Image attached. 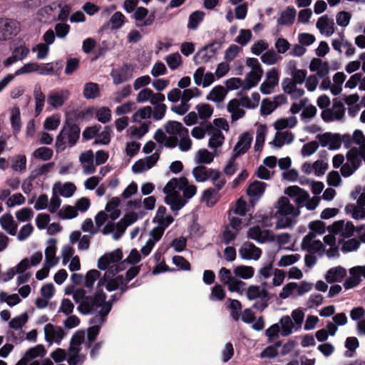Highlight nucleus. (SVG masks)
<instances>
[{"label": "nucleus", "instance_id": "17", "mask_svg": "<svg viewBox=\"0 0 365 365\" xmlns=\"http://www.w3.org/2000/svg\"><path fill=\"white\" fill-rule=\"evenodd\" d=\"M133 18L136 21V26L146 27L151 26L155 19V12L148 13V10L144 7H138L133 14Z\"/></svg>", "mask_w": 365, "mask_h": 365}, {"label": "nucleus", "instance_id": "1", "mask_svg": "<svg viewBox=\"0 0 365 365\" xmlns=\"http://www.w3.org/2000/svg\"><path fill=\"white\" fill-rule=\"evenodd\" d=\"M74 302L77 304V310L82 314H95L100 323H103L105 318L112 309L110 302H106L107 295L97 287L93 295L90 294L83 288H77L71 292Z\"/></svg>", "mask_w": 365, "mask_h": 365}, {"label": "nucleus", "instance_id": "27", "mask_svg": "<svg viewBox=\"0 0 365 365\" xmlns=\"http://www.w3.org/2000/svg\"><path fill=\"white\" fill-rule=\"evenodd\" d=\"M68 96L69 92L67 90L53 91L48 96L47 102L53 108L57 109L63 106Z\"/></svg>", "mask_w": 365, "mask_h": 365}, {"label": "nucleus", "instance_id": "21", "mask_svg": "<svg viewBox=\"0 0 365 365\" xmlns=\"http://www.w3.org/2000/svg\"><path fill=\"white\" fill-rule=\"evenodd\" d=\"M239 255L243 259L257 260L262 255V250L254 244L246 242L240 248Z\"/></svg>", "mask_w": 365, "mask_h": 365}, {"label": "nucleus", "instance_id": "14", "mask_svg": "<svg viewBox=\"0 0 365 365\" xmlns=\"http://www.w3.org/2000/svg\"><path fill=\"white\" fill-rule=\"evenodd\" d=\"M29 53V48L24 43H21L12 48L11 55L3 62V65L8 68L18 61H23Z\"/></svg>", "mask_w": 365, "mask_h": 365}, {"label": "nucleus", "instance_id": "34", "mask_svg": "<svg viewBox=\"0 0 365 365\" xmlns=\"http://www.w3.org/2000/svg\"><path fill=\"white\" fill-rule=\"evenodd\" d=\"M215 169L208 168L202 165L195 167L192 173L196 182H203L211 178Z\"/></svg>", "mask_w": 365, "mask_h": 365}, {"label": "nucleus", "instance_id": "53", "mask_svg": "<svg viewBox=\"0 0 365 365\" xmlns=\"http://www.w3.org/2000/svg\"><path fill=\"white\" fill-rule=\"evenodd\" d=\"M235 277L243 279H249L254 276L255 269L250 266L240 265L234 269Z\"/></svg>", "mask_w": 365, "mask_h": 365}, {"label": "nucleus", "instance_id": "19", "mask_svg": "<svg viewBox=\"0 0 365 365\" xmlns=\"http://www.w3.org/2000/svg\"><path fill=\"white\" fill-rule=\"evenodd\" d=\"M206 131L210 135L208 146L212 150H216L221 146L225 141V136L222 131L212 125L211 123H206Z\"/></svg>", "mask_w": 365, "mask_h": 365}, {"label": "nucleus", "instance_id": "40", "mask_svg": "<svg viewBox=\"0 0 365 365\" xmlns=\"http://www.w3.org/2000/svg\"><path fill=\"white\" fill-rule=\"evenodd\" d=\"M33 96L35 101V113L38 115L42 112L46 101V96L40 85H35Z\"/></svg>", "mask_w": 365, "mask_h": 365}, {"label": "nucleus", "instance_id": "38", "mask_svg": "<svg viewBox=\"0 0 365 365\" xmlns=\"http://www.w3.org/2000/svg\"><path fill=\"white\" fill-rule=\"evenodd\" d=\"M150 125V122H144L139 126L133 125L128 129V135L132 139L140 140L148 132Z\"/></svg>", "mask_w": 365, "mask_h": 365}, {"label": "nucleus", "instance_id": "48", "mask_svg": "<svg viewBox=\"0 0 365 365\" xmlns=\"http://www.w3.org/2000/svg\"><path fill=\"white\" fill-rule=\"evenodd\" d=\"M260 59L263 63L272 66L280 61L282 59V57L273 49H268L261 56Z\"/></svg>", "mask_w": 365, "mask_h": 365}, {"label": "nucleus", "instance_id": "24", "mask_svg": "<svg viewBox=\"0 0 365 365\" xmlns=\"http://www.w3.org/2000/svg\"><path fill=\"white\" fill-rule=\"evenodd\" d=\"M216 51L215 43L206 46L194 56V61L196 64L207 63L215 57Z\"/></svg>", "mask_w": 365, "mask_h": 365}, {"label": "nucleus", "instance_id": "13", "mask_svg": "<svg viewBox=\"0 0 365 365\" xmlns=\"http://www.w3.org/2000/svg\"><path fill=\"white\" fill-rule=\"evenodd\" d=\"M349 277L344 281L343 286L346 289L359 285L362 279H365V265L356 266L349 269Z\"/></svg>", "mask_w": 365, "mask_h": 365}, {"label": "nucleus", "instance_id": "46", "mask_svg": "<svg viewBox=\"0 0 365 365\" xmlns=\"http://www.w3.org/2000/svg\"><path fill=\"white\" fill-rule=\"evenodd\" d=\"M120 203V200L118 197H114L107 203L106 211L110 212V217L112 220L117 219L120 215V210L117 209Z\"/></svg>", "mask_w": 365, "mask_h": 365}, {"label": "nucleus", "instance_id": "37", "mask_svg": "<svg viewBox=\"0 0 365 365\" xmlns=\"http://www.w3.org/2000/svg\"><path fill=\"white\" fill-rule=\"evenodd\" d=\"M227 94V89L222 86H216L207 95L206 99L219 104L224 101Z\"/></svg>", "mask_w": 365, "mask_h": 365}, {"label": "nucleus", "instance_id": "50", "mask_svg": "<svg viewBox=\"0 0 365 365\" xmlns=\"http://www.w3.org/2000/svg\"><path fill=\"white\" fill-rule=\"evenodd\" d=\"M297 123V120L294 116L288 118H280L276 120L274 123V127L276 130H286V128H292Z\"/></svg>", "mask_w": 365, "mask_h": 365}, {"label": "nucleus", "instance_id": "31", "mask_svg": "<svg viewBox=\"0 0 365 365\" xmlns=\"http://www.w3.org/2000/svg\"><path fill=\"white\" fill-rule=\"evenodd\" d=\"M298 83L293 82L290 78L283 80L282 83V89L284 93L289 94L293 98H299L304 94L303 88L297 87Z\"/></svg>", "mask_w": 365, "mask_h": 365}, {"label": "nucleus", "instance_id": "4", "mask_svg": "<svg viewBox=\"0 0 365 365\" xmlns=\"http://www.w3.org/2000/svg\"><path fill=\"white\" fill-rule=\"evenodd\" d=\"M80 134L79 125L72 120H67L56 139V153L63 152L68 147H73L78 141Z\"/></svg>", "mask_w": 365, "mask_h": 365}, {"label": "nucleus", "instance_id": "44", "mask_svg": "<svg viewBox=\"0 0 365 365\" xmlns=\"http://www.w3.org/2000/svg\"><path fill=\"white\" fill-rule=\"evenodd\" d=\"M246 295L250 300H254L258 298L269 299L267 290L257 285L250 286L247 288Z\"/></svg>", "mask_w": 365, "mask_h": 365}, {"label": "nucleus", "instance_id": "61", "mask_svg": "<svg viewBox=\"0 0 365 365\" xmlns=\"http://www.w3.org/2000/svg\"><path fill=\"white\" fill-rule=\"evenodd\" d=\"M27 159L25 155H17L12 160L11 168L16 172H24L26 169Z\"/></svg>", "mask_w": 365, "mask_h": 365}, {"label": "nucleus", "instance_id": "26", "mask_svg": "<svg viewBox=\"0 0 365 365\" xmlns=\"http://www.w3.org/2000/svg\"><path fill=\"white\" fill-rule=\"evenodd\" d=\"M316 26L322 34L327 36H331L335 31L334 19L329 18L327 15H324L319 18Z\"/></svg>", "mask_w": 365, "mask_h": 365}, {"label": "nucleus", "instance_id": "54", "mask_svg": "<svg viewBox=\"0 0 365 365\" xmlns=\"http://www.w3.org/2000/svg\"><path fill=\"white\" fill-rule=\"evenodd\" d=\"M345 212L350 214L355 220L365 218V208L354 204H348L345 207Z\"/></svg>", "mask_w": 365, "mask_h": 365}, {"label": "nucleus", "instance_id": "55", "mask_svg": "<svg viewBox=\"0 0 365 365\" xmlns=\"http://www.w3.org/2000/svg\"><path fill=\"white\" fill-rule=\"evenodd\" d=\"M131 92V86L130 85H125L114 92L111 96V99L114 103H119L130 96Z\"/></svg>", "mask_w": 365, "mask_h": 365}, {"label": "nucleus", "instance_id": "3", "mask_svg": "<svg viewBox=\"0 0 365 365\" xmlns=\"http://www.w3.org/2000/svg\"><path fill=\"white\" fill-rule=\"evenodd\" d=\"M275 217L277 218L276 227L284 229L291 227L295 219L299 215L300 210L296 205H293L288 197H281L276 205Z\"/></svg>", "mask_w": 365, "mask_h": 365}, {"label": "nucleus", "instance_id": "29", "mask_svg": "<svg viewBox=\"0 0 365 365\" xmlns=\"http://www.w3.org/2000/svg\"><path fill=\"white\" fill-rule=\"evenodd\" d=\"M0 225L9 235L12 236L16 235L18 224L11 213H5L0 217Z\"/></svg>", "mask_w": 365, "mask_h": 365}, {"label": "nucleus", "instance_id": "2", "mask_svg": "<svg viewBox=\"0 0 365 365\" xmlns=\"http://www.w3.org/2000/svg\"><path fill=\"white\" fill-rule=\"evenodd\" d=\"M165 129L169 135L165 143V147L173 148L178 145L182 152L190 150L192 140L189 136V130L181 123L170 120L165 125Z\"/></svg>", "mask_w": 365, "mask_h": 365}, {"label": "nucleus", "instance_id": "63", "mask_svg": "<svg viewBox=\"0 0 365 365\" xmlns=\"http://www.w3.org/2000/svg\"><path fill=\"white\" fill-rule=\"evenodd\" d=\"M97 120L102 123H107L111 120L112 112L108 107H101L95 113Z\"/></svg>", "mask_w": 365, "mask_h": 365}, {"label": "nucleus", "instance_id": "47", "mask_svg": "<svg viewBox=\"0 0 365 365\" xmlns=\"http://www.w3.org/2000/svg\"><path fill=\"white\" fill-rule=\"evenodd\" d=\"M83 94L86 99H94L99 96L100 88L98 84L93 82L84 85Z\"/></svg>", "mask_w": 365, "mask_h": 365}, {"label": "nucleus", "instance_id": "23", "mask_svg": "<svg viewBox=\"0 0 365 365\" xmlns=\"http://www.w3.org/2000/svg\"><path fill=\"white\" fill-rule=\"evenodd\" d=\"M45 339L48 342L54 341L60 344L65 336L63 329L51 324H47L44 327Z\"/></svg>", "mask_w": 365, "mask_h": 365}, {"label": "nucleus", "instance_id": "62", "mask_svg": "<svg viewBox=\"0 0 365 365\" xmlns=\"http://www.w3.org/2000/svg\"><path fill=\"white\" fill-rule=\"evenodd\" d=\"M213 154L207 149H200L195 156V161L200 164H210L213 161Z\"/></svg>", "mask_w": 365, "mask_h": 365}, {"label": "nucleus", "instance_id": "59", "mask_svg": "<svg viewBox=\"0 0 365 365\" xmlns=\"http://www.w3.org/2000/svg\"><path fill=\"white\" fill-rule=\"evenodd\" d=\"M152 115V107L150 106H144L141 108H139L137 111H135L133 116V121L140 123L143 120H145L150 118Z\"/></svg>", "mask_w": 365, "mask_h": 365}, {"label": "nucleus", "instance_id": "11", "mask_svg": "<svg viewBox=\"0 0 365 365\" xmlns=\"http://www.w3.org/2000/svg\"><path fill=\"white\" fill-rule=\"evenodd\" d=\"M21 31L20 23L14 19L0 18V41L11 39Z\"/></svg>", "mask_w": 365, "mask_h": 365}, {"label": "nucleus", "instance_id": "9", "mask_svg": "<svg viewBox=\"0 0 365 365\" xmlns=\"http://www.w3.org/2000/svg\"><path fill=\"white\" fill-rule=\"evenodd\" d=\"M182 191L185 200L192 197L197 192V187L195 185H190L186 178H172L164 187V193H170L175 190Z\"/></svg>", "mask_w": 365, "mask_h": 365}, {"label": "nucleus", "instance_id": "18", "mask_svg": "<svg viewBox=\"0 0 365 365\" xmlns=\"http://www.w3.org/2000/svg\"><path fill=\"white\" fill-rule=\"evenodd\" d=\"M317 139L322 147H327L329 150H338L341 145V139L339 134L324 133L317 135Z\"/></svg>", "mask_w": 365, "mask_h": 365}, {"label": "nucleus", "instance_id": "16", "mask_svg": "<svg viewBox=\"0 0 365 365\" xmlns=\"http://www.w3.org/2000/svg\"><path fill=\"white\" fill-rule=\"evenodd\" d=\"M165 96L161 93H154L148 88L141 89L136 96V101L138 103H143L149 101L150 104H156L164 102Z\"/></svg>", "mask_w": 365, "mask_h": 365}, {"label": "nucleus", "instance_id": "6", "mask_svg": "<svg viewBox=\"0 0 365 365\" xmlns=\"http://www.w3.org/2000/svg\"><path fill=\"white\" fill-rule=\"evenodd\" d=\"M85 341V332L76 331L71 336L70 345L66 351V361L68 365H81L86 359V354H81V345Z\"/></svg>", "mask_w": 365, "mask_h": 365}, {"label": "nucleus", "instance_id": "20", "mask_svg": "<svg viewBox=\"0 0 365 365\" xmlns=\"http://www.w3.org/2000/svg\"><path fill=\"white\" fill-rule=\"evenodd\" d=\"M247 237L258 243H264L273 240V235L268 230L262 229L259 226L250 227L247 232Z\"/></svg>", "mask_w": 365, "mask_h": 365}, {"label": "nucleus", "instance_id": "49", "mask_svg": "<svg viewBox=\"0 0 365 365\" xmlns=\"http://www.w3.org/2000/svg\"><path fill=\"white\" fill-rule=\"evenodd\" d=\"M346 75L343 72H337L333 76L334 83L331 87V92L333 95L336 96L342 91V84L346 80Z\"/></svg>", "mask_w": 365, "mask_h": 365}, {"label": "nucleus", "instance_id": "58", "mask_svg": "<svg viewBox=\"0 0 365 365\" xmlns=\"http://www.w3.org/2000/svg\"><path fill=\"white\" fill-rule=\"evenodd\" d=\"M205 14L200 11H195L192 13L189 16L188 23L187 25V29L195 30L199 24L203 21Z\"/></svg>", "mask_w": 365, "mask_h": 365}, {"label": "nucleus", "instance_id": "36", "mask_svg": "<svg viewBox=\"0 0 365 365\" xmlns=\"http://www.w3.org/2000/svg\"><path fill=\"white\" fill-rule=\"evenodd\" d=\"M48 245L45 250V261L49 267H53L58 262V259L56 257V240L55 239H50L48 241Z\"/></svg>", "mask_w": 365, "mask_h": 365}, {"label": "nucleus", "instance_id": "28", "mask_svg": "<svg viewBox=\"0 0 365 365\" xmlns=\"http://www.w3.org/2000/svg\"><path fill=\"white\" fill-rule=\"evenodd\" d=\"M103 286L106 287L108 292H113L120 289L121 294L125 293L128 289V287L125 282V279L122 275H118L115 277H108Z\"/></svg>", "mask_w": 365, "mask_h": 365}, {"label": "nucleus", "instance_id": "56", "mask_svg": "<svg viewBox=\"0 0 365 365\" xmlns=\"http://www.w3.org/2000/svg\"><path fill=\"white\" fill-rule=\"evenodd\" d=\"M240 233V232L238 230L230 229L228 227L225 226L224 230L221 234L222 242L225 245H233L234 241L236 240Z\"/></svg>", "mask_w": 365, "mask_h": 365}, {"label": "nucleus", "instance_id": "35", "mask_svg": "<svg viewBox=\"0 0 365 365\" xmlns=\"http://www.w3.org/2000/svg\"><path fill=\"white\" fill-rule=\"evenodd\" d=\"M309 70L316 72L321 77H325L329 72V65L327 61H322L320 58H314L309 64Z\"/></svg>", "mask_w": 365, "mask_h": 365}, {"label": "nucleus", "instance_id": "7", "mask_svg": "<svg viewBox=\"0 0 365 365\" xmlns=\"http://www.w3.org/2000/svg\"><path fill=\"white\" fill-rule=\"evenodd\" d=\"M284 193L292 198L299 210L303 207H306L307 210H313L319 202V198L314 197L310 199L309 193L297 185L288 187L284 190Z\"/></svg>", "mask_w": 365, "mask_h": 365}, {"label": "nucleus", "instance_id": "52", "mask_svg": "<svg viewBox=\"0 0 365 365\" xmlns=\"http://www.w3.org/2000/svg\"><path fill=\"white\" fill-rule=\"evenodd\" d=\"M279 323L281 324L280 334L282 336H289L292 333L293 328L295 327L292 318L289 316H284L280 319Z\"/></svg>", "mask_w": 365, "mask_h": 365}, {"label": "nucleus", "instance_id": "25", "mask_svg": "<svg viewBox=\"0 0 365 365\" xmlns=\"http://www.w3.org/2000/svg\"><path fill=\"white\" fill-rule=\"evenodd\" d=\"M294 139V135L289 130H277L274 138L269 144L275 148H279L284 145H289Z\"/></svg>", "mask_w": 365, "mask_h": 365}, {"label": "nucleus", "instance_id": "57", "mask_svg": "<svg viewBox=\"0 0 365 365\" xmlns=\"http://www.w3.org/2000/svg\"><path fill=\"white\" fill-rule=\"evenodd\" d=\"M112 128L110 125L104 127L103 130L97 135L93 142L96 145H108L110 142Z\"/></svg>", "mask_w": 365, "mask_h": 365}, {"label": "nucleus", "instance_id": "12", "mask_svg": "<svg viewBox=\"0 0 365 365\" xmlns=\"http://www.w3.org/2000/svg\"><path fill=\"white\" fill-rule=\"evenodd\" d=\"M279 80V73L278 69L272 68L268 70L265 75V79L260 85V91L262 93L268 95L274 91V88L278 86Z\"/></svg>", "mask_w": 365, "mask_h": 365}, {"label": "nucleus", "instance_id": "32", "mask_svg": "<svg viewBox=\"0 0 365 365\" xmlns=\"http://www.w3.org/2000/svg\"><path fill=\"white\" fill-rule=\"evenodd\" d=\"M166 194L167 196L165 198V202L170 206L173 211L180 210L187 203V200L180 196L178 192L175 190L172 192Z\"/></svg>", "mask_w": 365, "mask_h": 365}, {"label": "nucleus", "instance_id": "39", "mask_svg": "<svg viewBox=\"0 0 365 365\" xmlns=\"http://www.w3.org/2000/svg\"><path fill=\"white\" fill-rule=\"evenodd\" d=\"M227 110L231 113V118L232 120H237L242 118L245 112L241 108L240 100L234 98L230 100L227 103Z\"/></svg>", "mask_w": 365, "mask_h": 365}, {"label": "nucleus", "instance_id": "5", "mask_svg": "<svg viewBox=\"0 0 365 365\" xmlns=\"http://www.w3.org/2000/svg\"><path fill=\"white\" fill-rule=\"evenodd\" d=\"M122 252L119 250L110 254L104 255L98 261V267L101 270H106L104 276L98 282V288H101L106 283L108 277H113L123 269L120 268L119 262L122 259Z\"/></svg>", "mask_w": 365, "mask_h": 365}, {"label": "nucleus", "instance_id": "60", "mask_svg": "<svg viewBox=\"0 0 365 365\" xmlns=\"http://www.w3.org/2000/svg\"><path fill=\"white\" fill-rule=\"evenodd\" d=\"M247 202L242 198L237 200L235 206L231 208L227 212L232 213L235 216H245L247 212Z\"/></svg>", "mask_w": 365, "mask_h": 365}, {"label": "nucleus", "instance_id": "45", "mask_svg": "<svg viewBox=\"0 0 365 365\" xmlns=\"http://www.w3.org/2000/svg\"><path fill=\"white\" fill-rule=\"evenodd\" d=\"M218 200L217 192L212 187L205 190L201 196V201L205 202L207 206L212 207Z\"/></svg>", "mask_w": 365, "mask_h": 365}, {"label": "nucleus", "instance_id": "22", "mask_svg": "<svg viewBox=\"0 0 365 365\" xmlns=\"http://www.w3.org/2000/svg\"><path fill=\"white\" fill-rule=\"evenodd\" d=\"M252 141V133L245 132L239 137L238 141L234 147V155L240 156L245 154L250 148Z\"/></svg>", "mask_w": 365, "mask_h": 365}, {"label": "nucleus", "instance_id": "10", "mask_svg": "<svg viewBox=\"0 0 365 365\" xmlns=\"http://www.w3.org/2000/svg\"><path fill=\"white\" fill-rule=\"evenodd\" d=\"M246 65L251 68V71L246 77L244 90H249L259 83L263 74V69L255 58H247Z\"/></svg>", "mask_w": 365, "mask_h": 365}, {"label": "nucleus", "instance_id": "64", "mask_svg": "<svg viewBox=\"0 0 365 365\" xmlns=\"http://www.w3.org/2000/svg\"><path fill=\"white\" fill-rule=\"evenodd\" d=\"M353 141L359 146L357 149L365 155V136L361 130H356L353 133Z\"/></svg>", "mask_w": 365, "mask_h": 365}, {"label": "nucleus", "instance_id": "30", "mask_svg": "<svg viewBox=\"0 0 365 365\" xmlns=\"http://www.w3.org/2000/svg\"><path fill=\"white\" fill-rule=\"evenodd\" d=\"M110 76L115 85L126 82L132 78V73L129 71V66L127 64L123 65L118 69L113 70Z\"/></svg>", "mask_w": 365, "mask_h": 365}, {"label": "nucleus", "instance_id": "51", "mask_svg": "<svg viewBox=\"0 0 365 365\" xmlns=\"http://www.w3.org/2000/svg\"><path fill=\"white\" fill-rule=\"evenodd\" d=\"M197 115L200 120H207L211 118L213 114V108L207 103H199L195 106Z\"/></svg>", "mask_w": 365, "mask_h": 365}, {"label": "nucleus", "instance_id": "42", "mask_svg": "<svg viewBox=\"0 0 365 365\" xmlns=\"http://www.w3.org/2000/svg\"><path fill=\"white\" fill-rule=\"evenodd\" d=\"M296 9L294 7L289 6L281 13L280 17L277 19V24L280 26H290L293 24L295 16Z\"/></svg>", "mask_w": 365, "mask_h": 365}, {"label": "nucleus", "instance_id": "41", "mask_svg": "<svg viewBox=\"0 0 365 365\" xmlns=\"http://www.w3.org/2000/svg\"><path fill=\"white\" fill-rule=\"evenodd\" d=\"M346 275V269L339 266L329 269L326 274L325 278L329 283H332L342 281Z\"/></svg>", "mask_w": 365, "mask_h": 365}, {"label": "nucleus", "instance_id": "15", "mask_svg": "<svg viewBox=\"0 0 365 365\" xmlns=\"http://www.w3.org/2000/svg\"><path fill=\"white\" fill-rule=\"evenodd\" d=\"M330 231L339 238L345 239L351 237L355 231V227L351 222L339 220L334 222L331 226Z\"/></svg>", "mask_w": 365, "mask_h": 365}, {"label": "nucleus", "instance_id": "8", "mask_svg": "<svg viewBox=\"0 0 365 365\" xmlns=\"http://www.w3.org/2000/svg\"><path fill=\"white\" fill-rule=\"evenodd\" d=\"M309 227L312 231L309 232L303 238L302 248L310 253L321 254L324 251V245L320 240L315 238L317 234L322 235L324 232V228L319 223H312Z\"/></svg>", "mask_w": 365, "mask_h": 365}, {"label": "nucleus", "instance_id": "43", "mask_svg": "<svg viewBox=\"0 0 365 365\" xmlns=\"http://www.w3.org/2000/svg\"><path fill=\"white\" fill-rule=\"evenodd\" d=\"M266 183L255 180L251 183L247 189V195L252 199H258L264 192Z\"/></svg>", "mask_w": 365, "mask_h": 365}, {"label": "nucleus", "instance_id": "33", "mask_svg": "<svg viewBox=\"0 0 365 365\" xmlns=\"http://www.w3.org/2000/svg\"><path fill=\"white\" fill-rule=\"evenodd\" d=\"M331 46L333 48L339 53H342L344 49V53L346 56H351L356 52L354 46L344 38L332 40Z\"/></svg>", "mask_w": 365, "mask_h": 365}]
</instances>
